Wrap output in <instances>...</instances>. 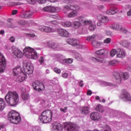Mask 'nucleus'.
I'll use <instances>...</instances> for the list:
<instances>
[{"mask_svg":"<svg viewBox=\"0 0 131 131\" xmlns=\"http://www.w3.org/2000/svg\"><path fill=\"white\" fill-rule=\"evenodd\" d=\"M70 10H71V5H70V6L68 5H64L63 6V12L65 14H66V13H68Z\"/></svg>","mask_w":131,"mask_h":131,"instance_id":"nucleus-29","label":"nucleus"},{"mask_svg":"<svg viewBox=\"0 0 131 131\" xmlns=\"http://www.w3.org/2000/svg\"><path fill=\"white\" fill-rule=\"evenodd\" d=\"M67 42L69 45H71V46L78 47L79 49H82L83 48V46L77 43V41L74 39H68Z\"/></svg>","mask_w":131,"mask_h":131,"instance_id":"nucleus-14","label":"nucleus"},{"mask_svg":"<svg viewBox=\"0 0 131 131\" xmlns=\"http://www.w3.org/2000/svg\"><path fill=\"white\" fill-rule=\"evenodd\" d=\"M7 67V63L6 62V59L2 53H0V74L5 72V69Z\"/></svg>","mask_w":131,"mask_h":131,"instance_id":"nucleus-10","label":"nucleus"},{"mask_svg":"<svg viewBox=\"0 0 131 131\" xmlns=\"http://www.w3.org/2000/svg\"><path fill=\"white\" fill-rule=\"evenodd\" d=\"M114 78L118 84H120L121 83V76H122L124 80L128 79L129 77V75L127 72L124 73L122 75L117 72H115L113 73Z\"/></svg>","mask_w":131,"mask_h":131,"instance_id":"nucleus-6","label":"nucleus"},{"mask_svg":"<svg viewBox=\"0 0 131 131\" xmlns=\"http://www.w3.org/2000/svg\"><path fill=\"white\" fill-rule=\"evenodd\" d=\"M80 25H81V24L79 21H74L73 22V28H75L76 29L79 28V27H80Z\"/></svg>","mask_w":131,"mask_h":131,"instance_id":"nucleus-33","label":"nucleus"},{"mask_svg":"<svg viewBox=\"0 0 131 131\" xmlns=\"http://www.w3.org/2000/svg\"><path fill=\"white\" fill-rule=\"evenodd\" d=\"M21 99L24 101H27L29 99V95L28 94L24 93L21 94Z\"/></svg>","mask_w":131,"mask_h":131,"instance_id":"nucleus-31","label":"nucleus"},{"mask_svg":"<svg viewBox=\"0 0 131 131\" xmlns=\"http://www.w3.org/2000/svg\"><path fill=\"white\" fill-rule=\"evenodd\" d=\"M95 110H96V111H98L99 112H101V113H103V112H104V109L103 108V106H102V105L100 104L96 107Z\"/></svg>","mask_w":131,"mask_h":131,"instance_id":"nucleus-37","label":"nucleus"},{"mask_svg":"<svg viewBox=\"0 0 131 131\" xmlns=\"http://www.w3.org/2000/svg\"><path fill=\"white\" fill-rule=\"evenodd\" d=\"M71 8L73 11L77 12L80 9V7L78 5H71Z\"/></svg>","mask_w":131,"mask_h":131,"instance_id":"nucleus-34","label":"nucleus"},{"mask_svg":"<svg viewBox=\"0 0 131 131\" xmlns=\"http://www.w3.org/2000/svg\"><path fill=\"white\" fill-rule=\"evenodd\" d=\"M93 24V22L91 20H85L83 22V25L91 26Z\"/></svg>","mask_w":131,"mask_h":131,"instance_id":"nucleus-45","label":"nucleus"},{"mask_svg":"<svg viewBox=\"0 0 131 131\" xmlns=\"http://www.w3.org/2000/svg\"><path fill=\"white\" fill-rule=\"evenodd\" d=\"M64 129L68 131H77L79 129V127L75 124L69 123L64 125Z\"/></svg>","mask_w":131,"mask_h":131,"instance_id":"nucleus-12","label":"nucleus"},{"mask_svg":"<svg viewBox=\"0 0 131 131\" xmlns=\"http://www.w3.org/2000/svg\"><path fill=\"white\" fill-rule=\"evenodd\" d=\"M96 38H97V35L94 34L93 35L89 36V37H88L86 39L89 41H92V40L95 41V39H96Z\"/></svg>","mask_w":131,"mask_h":131,"instance_id":"nucleus-36","label":"nucleus"},{"mask_svg":"<svg viewBox=\"0 0 131 131\" xmlns=\"http://www.w3.org/2000/svg\"><path fill=\"white\" fill-rule=\"evenodd\" d=\"M111 29L113 30H116V31H121L122 30V26L119 24H113L110 26Z\"/></svg>","mask_w":131,"mask_h":131,"instance_id":"nucleus-18","label":"nucleus"},{"mask_svg":"<svg viewBox=\"0 0 131 131\" xmlns=\"http://www.w3.org/2000/svg\"><path fill=\"white\" fill-rule=\"evenodd\" d=\"M29 36L30 37H35V36H36L35 35V34L32 33V34H29Z\"/></svg>","mask_w":131,"mask_h":131,"instance_id":"nucleus-64","label":"nucleus"},{"mask_svg":"<svg viewBox=\"0 0 131 131\" xmlns=\"http://www.w3.org/2000/svg\"><path fill=\"white\" fill-rule=\"evenodd\" d=\"M117 12H118V9L116 7H113L106 11V14L107 15H115Z\"/></svg>","mask_w":131,"mask_h":131,"instance_id":"nucleus-24","label":"nucleus"},{"mask_svg":"<svg viewBox=\"0 0 131 131\" xmlns=\"http://www.w3.org/2000/svg\"><path fill=\"white\" fill-rule=\"evenodd\" d=\"M77 20H78L79 22L80 23V24H83V22L84 20V17L83 16H79L77 17Z\"/></svg>","mask_w":131,"mask_h":131,"instance_id":"nucleus-43","label":"nucleus"},{"mask_svg":"<svg viewBox=\"0 0 131 131\" xmlns=\"http://www.w3.org/2000/svg\"><path fill=\"white\" fill-rule=\"evenodd\" d=\"M120 44L124 48H128L129 50H131L130 42L126 40L122 41L120 42Z\"/></svg>","mask_w":131,"mask_h":131,"instance_id":"nucleus-23","label":"nucleus"},{"mask_svg":"<svg viewBox=\"0 0 131 131\" xmlns=\"http://www.w3.org/2000/svg\"><path fill=\"white\" fill-rule=\"evenodd\" d=\"M92 45L93 46H94L95 48H98V47H100V46H101V43H100V42L94 40L92 41Z\"/></svg>","mask_w":131,"mask_h":131,"instance_id":"nucleus-40","label":"nucleus"},{"mask_svg":"<svg viewBox=\"0 0 131 131\" xmlns=\"http://www.w3.org/2000/svg\"><path fill=\"white\" fill-rule=\"evenodd\" d=\"M6 107V103L3 98H0V111H3Z\"/></svg>","mask_w":131,"mask_h":131,"instance_id":"nucleus-27","label":"nucleus"},{"mask_svg":"<svg viewBox=\"0 0 131 131\" xmlns=\"http://www.w3.org/2000/svg\"><path fill=\"white\" fill-rule=\"evenodd\" d=\"M8 118L11 123H14V124H18L21 122L20 114L15 111H11L9 113Z\"/></svg>","mask_w":131,"mask_h":131,"instance_id":"nucleus-4","label":"nucleus"},{"mask_svg":"<svg viewBox=\"0 0 131 131\" xmlns=\"http://www.w3.org/2000/svg\"><path fill=\"white\" fill-rule=\"evenodd\" d=\"M102 84L104 85V86H114V84L111 82H103Z\"/></svg>","mask_w":131,"mask_h":131,"instance_id":"nucleus-42","label":"nucleus"},{"mask_svg":"<svg viewBox=\"0 0 131 131\" xmlns=\"http://www.w3.org/2000/svg\"><path fill=\"white\" fill-rule=\"evenodd\" d=\"M13 73L14 75L16 76V81L17 82H22L27 78V76L23 73L21 67L19 66L13 69Z\"/></svg>","mask_w":131,"mask_h":131,"instance_id":"nucleus-2","label":"nucleus"},{"mask_svg":"<svg viewBox=\"0 0 131 131\" xmlns=\"http://www.w3.org/2000/svg\"><path fill=\"white\" fill-rule=\"evenodd\" d=\"M100 20L101 23H108L109 21V18H108L107 16H101Z\"/></svg>","mask_w":131,"mask_h":131,"instance_id":"nucleus-30","label":"nucleus"},{"mask_svg":"<svg viewBox=\"0 0 131 131\" xmlns=\"http://www.w3.org/2000/svg\"><path fill=\"white\" fill-rule=\"evenodd\" d=\"M67 109H68V107H65L64 108H60V110L61 112H63V113H66V112H67V111H66V110H67Z\"/></svg>","mask_w":131,"mask_h":131,"instance_id":"nucleus-56","label":"nucleus"},{"mask_svg":"<svg viewBox=\"0 0 131 131\" xmlns=\"http://www.w3.org/2000/svg\"><path fill=\"white\" fill-rule=\"evenodd\" d=\"M32 87L37 92H41L45 90V85L42 82L39 81H35L32 83Z\"/></svg>","mask_w":131,"mask_h":131,"instance_id":"nucleus-7","label":"nucleus"},{"mask_svg":"<svg viewBox=\"0 0 131 131\" xmlns=\"http://www.w3.org/2000/svg\"><path fill=\"white\" fill-rule=\"evenodd\" d=\"M27 2L31 5H34L35 4V0H27Z\"/></svg>","mask_w":131,"mask_h":131,"instance_id":"nucleus-53","label":"nucleus"},{"mask_svg":"<svg viewBox=\"0 0 131 131\" xmlns=\"http://www.w3.org/2000/svg\"><path fill=\"white\" fill-rule=\"evenodd\" d=\"M75 58L77 59V60H78V61L82 60V57H81V55L78 52H76L75 53Z\"/></svg>","mask_w":131,"mask_h":131,"instance_id":"nucleus-39","label":"nucleus"},{"mask_svg":"<svg viewBox=\"0 0 131 131\" xmlns=\"http://www.w3.org/2000/svg\"><path fill=\"white\" fill-rule=\"evenodd\" d=\"M37 3L39 4H45L46 0H37Z\"/></svg>","mask_w":131,"mask_h":131,"instance_id":"nucleus-59","label":"nucleus"},{"mask_svg":"<svg viewBox=\"0 0 131 131\" xmlns=\"http://www.w3.org/2000/svg\"><path fill=\"white\" fill-rule=\"evenodd\" d=\"M7 27H9V28H14V25L12 23H6Z\"/></svg>","mask_w":131,"mask_h":131,"instance_id":"nucleus-48","label":"nucleus"},{"mask_svg":"<svg viewBox=\"0 0 131 131\" xmlns=\"http://www.w3.org/2000/svg\"><path fill=\"white\" fill-rule=\"evenodd\" d=\"M57 32L59 35L63 37H68V36H69V32L65 29H59L58 30Z\"/></svg>","mask_w":131,"mask_h":131,"instance_id":"nucleus-19","label":"nucleus"},{"mask_svg":"<svg viewBox=\"0 0 131 131\" xmlns=\"http://www.w3.org/2000/svg\"><path fill=\"white\" fill-rule=\"evenodd\" d=\"M60 63L63 65H66V64H71L73 62V59L72 58H66L63 59H61L60 60Z\"/></svg>","mask_w":131,"mask_h":131,"instance_id":"nucleus-25","label":"nucleus"},{"mask_svg":"<svg viewBox=\"0 0 131 131\" xmlns=\"http://www.w3.org/2000/svg\"><path fill=\"white\" fill-rule=\"evenodd\" d=\"M17 13H18V10H14L12 11V15H16V14H17Z\"/></svg>","mask_w":131,"mask_h":131,"instance_id":"nucleus-63","label":"nucleus"},{"mask_svg":"<svg viewBox=\"0 0 131 131\" xmlns=\"http://www.w3.org/2000/svg\"><path fill=\"white\" fill-rule=\"evenodd\" d=\"M105 43H110L111 42V39L110 38H107L104 40Z\"/></svg>","mask_w":131,"mask_h":131,"instance_id":"nucleus-55","label":"nucleus"},{"mask_svg":"<svg viewBox=\"0 0 131 131\" xmlns=\"http://www.w3.org/2000/svg\"><path fill=\"white\" fill-rule=\"evenodd\" d=\"M61 25L63 27H70L71 23L70 21L61 22Z\"/></svg>","mask_w":131,"mask_h":131,"instance_id":"nucleus-35","label":"nucleus"},{"mask_svg":"<svg viewBox=\"0 0 131 131\" xmlns=\"http://www.w3.org/2000/svg\"><path fill=\"white\" fill-rule=\"evenodd\" d=\"M17 23H18L19 25H25V21L24 20H18Z\"/></svg>","mask_w":131,"mask_h":131,"instance_id":"nucleus-57","label":"nucleus"},{"mask_svg":"<svg viewBox=\"0 0 131 131\" xmlns=\"http://www.w3.org/2000/svg\"><path fill=\"white\" fill-rule=\"evenodd\" d=\"M117 56L118 58H124L125 57V51L120 48L117 49Z\"/></svg>","mask_w":131,"mask_h":131,"instance_id":"nucleus-21","label":"nucleus"},{"mask_svg":"<svg viewBox=\"0 0 131 131\" xmlns=\"http://www.w3.org/2000/svg\"><path fill=\"white\" fill-rule=\"evenodd\" d=\"M13 54L17 58H21L23 57V53L19 49H15L13 52Z\"/></svg>","mask_w":131,"mask_h":131,"instance_id":"nucleus-22","label":"nucleus"},{"mask_svg":"<svg viewBox=\"0 0 131 131\" xmlns=\"http://www.w3.org/2000/svg\"><path fill=\"white\" fill-rule=\"evenodd\" d=\"M24 55L28 59H37V53L30 47H26L24 49Z\"/></svg>","mask_w":131,"mask_h":131,"instance_id":"nucleus-5","label":"nucleus"},{"mask_svg":"<svg viewBox=\"0 0 131 131\" xmlns=\"http://www.w3.org/2000/svg\"><path fill=\"white\" fill-rule=\"evenodd\" d=\"M51 23L52 24H53L54 25H57V24H58V22H57V20H52L51 21Z\"/></svg>","mask_w":131,"mask_h":131,"instance_id":"nucleus-61","label":"nucleus"},{"mask_svg":"<svg viewBox=\"0 0 131 131\" xmlns=\"http://www.w3.org/2000/svg\"><path fill=\"white\" fill-rule=\"evenodd\" d=\"M52 131H63V127L60 123H55L53 124Z\"/></svg>","mask_w":131,"mask_h":131,"instance_id":"nucleus-20","label":"nucleus"},{"mask_svg":"<svg viewBox=\"0 0 131 131\" xmlns=\"http://www.w3.org/2000/svg\"><path fill=\"white\" fill-rule=\"evenodd\" d=\"M105 33L106 35H108V36H112V35H113V33L110 31H105Z\"/></svg>","mask_w":131,"mask_h":131,"instance_id":"nucleus-51","label":"nucleus"},{"mask_svg":"<svg viewBox=\"0 0 131 131\" xmlns=\"http://www.w3.org/2000/svg\"><path fill=\"white\" fill-rule=\"evenodd\" d=\"M90 117L92 120L98 121L102 119V117L100 116V114L98 112H93L91 114Z\"/></svg>","mask_w":131,"mask_h":131,"instance_id":"nucleus-16","label":"nucleus"},{"mask_svg":"<svg viewBox=\"0 0 131 131\" xmlns=\"http://www.w3.org/2000/svg\"><path fill=\"white\" fill-rule=\"evenodd\" d=\"M118 64V61L116 60H112L108 62V65L111 66H115V65H117Z\"/></svg>","mask_w":131,"mask_h":131,"instance_id":"nucleus-38","label":"nucleus"},{"mask_svg":"<svg viewBox=\"0 0 131 131\" xmlns=\"http://www.w3.org/2000/svg\"><path fill=\"white\" fill-rule=\"evenodd\" d=\"M39 61L41 64H43V62H45V57L43 56H40Z\"/></svg>","mask_w":131,"mask_h":131,"instance_id":"nucleus-49","label":"nucleus"},{"mask_svg":"<svg viewBox=\"0 0 131 131\" xmlns=\"http://www.w3.org/2000/svg\"><path fill=\"white\" fill-rule=\"evenodd\" d=\"M39 30L42 31V32H46L47 33H50L51 32H55L56 30L52 29L49 27L41 26L39 27Z\"/></svg>","mask_w":131,"mask_h":131,"instance_id":"nucleus-13","label":"nucleus"},{"mask_svg":"<svg viewBox=\"0 0 131 131\" xmlns=\"http://www.w3.org/2000/svg\"><path fill=\"white\" fill-rule=\"evenodd\" d=\"M62 76L63 78H67V77H68V74H67V73H64L62 74Z\"/></svg>","mask_w":131,"mask_h":131,"instance_id":"nucleus-58","label":"nucleus"},{"mask_svg":"<svg viewBox=\"0 0 131 131\" xmlns=\"http://www.w3.org/2000/svg\"><path fill=\"white\" fill-rule=\"evenodd\" d=\"M5 100L9 106H16L19 104V95L16 92L9 91L5 96Z\"/></svg>","mask_w":131,"mask_h":131,"instance_id":"nucleus-1","label":"nucleus"},{"mask_svg":"<svg viewBox=\"0 0 131 131\" xmlns=\"http://www.w3.org/2000/svg\"><path fill=\"white\" fill-rule=\"evenodd\" d=\"M9 40H10L11 42H14L15 41V37H14V36L11 37Z\"/></svg>","mask_w":131,"mask_h":131,"instance_id":"nucleus-60","label":"nucleus"},{"mask_svg":"<svg viewBox=\"0 0 131 131\" xmlns=\"http://www.w3.org/2000/svg\"><path fill=\"white\" fill-rule=\"evenodd\" d=\"M116 54H117V50H116V49H112L111 51V57H114Z\"/></svg>","mask_w":131,"mask_h":131,"instance_id":"nucleus-44","label":"nucleus"},{"mask_svg":"<svg viewBox=\"0 0 131 131\" xmlns=\"http://www.w3.org/2000/svg\"><path fill=\"white\" fill-rule=\"evenodd\" d=\"M128 9H129V10L127 12V15L128 17H131V6L128 5Z\"/></svg>","mask_w":131,"mask_h":131,"instance_id":"nucleus-50","label":"nucleus"},{"mask_svg":"<svg viewBox=\"0 0 131 131\" xmlns=\"http://www.w3.org/2000/svg\"><path fill=\"white\" fill-rule=\"evenodd\" d=\"M33 131H41L40 130V127L38 126H36L32 128Z\"/></svg>","mask_w":131,"mask_h":131,"instance_id":"nucleus-47","label":"nucleus"},{"mask_svg":"<svg viewBox=\"0 0 131 131\" xmlns=\"http://www.w3.org/2000/svg\"><path fill=\"white\" fill-rule=\"evenodd\" d=\"M33 11L31 10H28L24 13L21 14L20 17L21 18H24V19H27L28 18H31V16L33 15Z\"/></svg>","mask_w":131,"mask_h":131,"instance_id":"nucleus-17","label":"nucleus"},{"mask_svg":"<svg viewBox=\"0 0 131 131\" xmlns=\"http://www.w3.org/2000/svg\"><path fill=\"white\" fill-rule=\"evenodd\" d=\"M95 29H96V25L92 24L91 26H89V30L90 31H94Z\"/></svg>","mask_w":131,"mask_h":131,"instance_id":"nucleus-46","label":"nucleus"},{"mask_svg":"<svg viewBox=\"0 0 131 131\" xmlns=\"http://www.w3.org/2000/svg\"><path fill=\"white\" fill-rule=\"evenodd\" d=\"M62 2L64 4H68L69 5H72V4L75 3L74 0H62Z\"/></svg>","mask_w":131,"mask_h":131,"instance_id":"nucleus-41","label":"nucleus"},{"mask_svg":"<svg viewBox=\"0 0 131 131\" xmlns=\"http://www.w3.org/2000/svg\"><path fill=\"white\" fill-rule=\"evenodd\" d=\"M120 32H122V33H124V34L127 33V32H128V31H127L126 30V29L123 28V27H122V30L121 31H120Z\"/></svg>","mask_w":131,"mask_h":131,"instance_id":"nucleus-54","label":"nucleus"},{"mask_svg":"<svg viewBox=\"0 0 131 131\" xmlns=\"http://www.w3.org/2000/svg\"><path fill=\"white\" fill-rule=\"evenodd\" d=\"M81 113L84 115L89 114L90 113V107L89 106L82 107L81 110Z\"/></svg>","mask_w":131,"mask_h":131,"instance_id":"nucleus-26","label":"nucleus"},{"mask_svg":"<svg viewBox=\"0 0 131 131\" xmlns=\"http://www.w3.org/2000/svg\"><path fill=\"white\" fill-rule=\"evenodd\" d=\"M121 99L125 102H128L131 101V97L129 93L127 91H124L123 94L121 95Z\"/></svg>","mask_w":131,"mask_h":131,"instance_id":"nucleus-15","label":"nucleus"},{"mask_svg":"<svg viewBox=\"0 0 131 131\" xmlns=\"http://www.w3.org/2000/svg\"><path fill=\"white\" fill-rule=\"evenodd\" d=\"M104 53H105V50L104 49H101L96 51V54L99 56L96 58L93 57L92 60H93L94 62L103 63L104 62V59H103V57H101V56H102V55H104Z\"/></svg>","mask_w":131,"mask_h":131,"instance_id":"nucleus-8","label":"nucleus"},{"mask_svg":"<svg viewBox=\"0 0 131 131\" xmlns=\"http://www.w3.org/2000/svg\"><path fill=\"white\" fill-rule=\"evenodd\" d=\"M54 71L56 73H58V74L61 73V70L57 68H54Z\"/></svg>","mask_w":131,"mask_h":131,"instance_id":"nucleus-52","label":"nucleus"},{"mask_svg":"<svg viewBox=\"0 0 131 131\" xmlns=\"http://www.w3.org/2000/svg\"><path fill=\"white\" fill-rule=\"evenodd\" d=\"M92 94H93V92L91 90H88L87 92V95L88 96H91L92 95Z\"/></svg>","mask_w":131,"mask_h":131,"instance_id":"nucleus-62","label":"nucleus"},{"mask_svg":"<svg viewBox=\"0 0 131 131\" xmlns=\"http://www.w3.org/2000/svg\"><path fill=\"white\" fill-rule=\"evenodd\" d=\"M43 11L48 12L49 13H59L61 11V9L59 7L49 6L44 7Z\"/></svg>","mask_w":131,"mask_h":131,"instance_id":"nucleus-11","label":"nucleus"},{"mask_svg":"<svg viewBox=\"0 0 131 131\" xmlns=\"http://www.w3.org/2000/svg\"><path fill=\"white\" fill-rule=\"evenodd\" d=\"M23 68L26 74H31L33 72V67L28 62L23 63Z\"/></svg>","mask_w":131,"mask_h":131,"instance_id":"nucleus-9","label":"nucleus"},{"mask_svg":"<svg viewBox=\"0 0 131 131\" xmlns=\"http://www.w3.org/2000/svg\"><path fill=\"white\" fill-rule=\"evenodd\" d=\"M52 117H53V112L50 110H46L42 112L39 119L42 123H49L52 121Z\"/></svg>","mask_w":131,"mask_h":131,"instance_id":"nucleus-3","label":"nucleus"},{"mask_svg":"<svg viewBox=\"0 0 131 131\" xmlns=\"http://www.w3.org/2000/svg\"><path fill=\"white\" fill-rule=\"evenodd\" d=\"M78 13L76 11H72V12H70L68 14V17L69 18H74V17H76L77 16Z\"/></svg>","mask_w":131,"mask_h":131,"instance_id":"nucleus-28","label":"nucleus"},{"mask_svg":"<svg viewBox=\"0 0 131 131\" xmlns=\"http://www.w3.org/2000/svg\"><path fill=\"white\" fill-rule=\"evenodd\" d=\"M48 46L49 48H51V49H58V45L54 42H48Z\"/></svg>","mask_w":131,"mask_h":131,"instance_id":"nucleus-32","label":"nucleus"}]
</instances>
